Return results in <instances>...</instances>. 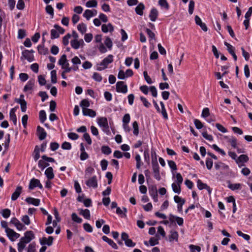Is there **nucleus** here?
Here are the masks:
<instances>
[{"label":"nucleus","instance_id":"23","mask_svg":"<svg viewBox=\"0 0 252 252\" xmlns=\"http://www.w3.org/2000/svg\"><path fill=\"white\" fill-rule=\"evenodd\" d=\"M83 40L82 39H81L80 40H78L77 39H74L72 40L70 42V44L71 47L75 49H78L81 43H83Z\"/></svg>","mask_w":252,"mask_h":252},{"label":"nucleus","instance_id":"46","mask_svg":"<svg viewBox=\"0 0 252 252\" xmlns=\"http://www.w3.org/2000/svg\"><path fill=\"white\" fill-rule=\"evenodd\" d=\"M1 214L3 218L6 219L10 216L11 211L9 209H4L1 211Z\"/></svg>","mask_w":252,"mask_h":252},{"label":"nucleus","instance_id":"33","mask_svg":"<svg viewBox=\"0 0 252 252\" xmlns=\"http://www.w3.org/2000/svg\"><path fill=\"white\" fill-rule=\"evenodd\" d=\"M38 52L40 54L46 55L48 53V49L47 48H45L44 46L39 45L37 47Z\"/></svg>","mask_w":252,"mask_h":252},{"label":"nucleus","instance_id":"59","mask_svg":"<svg viewBox=\"0 0 252 252\" xmlns=\"http://www.w3.org/2000/svg\"><path fill=\"white\" fill-rule=\"evenodd\" d=\"M83 228L88 232H92L93 231L92 227L88 223H85L83 224Z\"/></svg>","mask_w":252,"mask_h":252},{"label":"nucleus","instance_id":"57","mask_svg":"<svg viewBox=\"0 0 252 252\" xmlns=\"http://www.w3.org/2000/svg\"><path fill=\"white\" fill-rule=\"evenodd\" d=\"M194 123L197 129H200L203 126L202 123L199 120L195 119L194 121Z\"/></svg>","mask_w":252,"mask_h":252},{"label":"nucleus","instance_id":"5","mask_svg":"<svg viewBox=\"0 0 252 252\" xmlns=\"http://www.w3.org/2000/svg\"><path fill=\"white\" fill-rule=\"evenodd\" d=\"M149 191L150 195L152 197L154 201L156 202L158 201V195L157 188L155 185H152L149 187Z\"/></svg>","mask_w":252,"mask_h":252},{"label":"nucleus","instance_id":"25","mask_svg":"<svg viewBox=\"0 0 252 252\" xmlns=\"http://www.w3.org/2000/svg\"><path fill=\"white\" fill-rule=\"evenodd\" d=\"M178 240V233L176 231L171 230L170 234L169 236V240L172 242L173 240L177 242Z\"/></svg>","mask_w":252,"mask_h":252},{"label":"nucleus","instance_id":"39","mask_svg":"<svg viewBox=\"0 0 252 252\" xmlns=\"http://www.w3.org/2000/svg\"><path fill=\"white\" fill-rule=\"evenodd\" d=\"M71 219L73 221L76 222L78 223H80L82 221V219L81 218H79V217H78L77 215L75 213H73L72 214Z\"/></svg>","mask_w":252,"mask_h":252},{"label":"nucleus","instance_id":"12","mask_svg":"<svg viewBox=\"0 0 252 252\" xmlns=\"http://www.w3.org/2000/svg\"><path fill=\"white\" fill-rule=\"evenodd\" d=\"M98 125L102 128H107L108 126V121L106 117H100L97 119Z\"/></svg>","mask_w":252,"mask_h":252},{"label":"nucleus","instance_id":"50","mask_svg":"<svg viewBox=\"0 0 252 252\" xmlns=\"http://www.w3.org/2000/svg\"><path fill=\"white\" fill-rule=\"evenodd\" d=\"M71 37V34L67 33L63 38V43L64 46H66L69 43V39Z\"/></svg>","mask_w":252,"mask_h":252},{"label":"nucleus","instance_id":"51","mask_svg":"<svg viewBox=\"0 0 252 252\" xmlns=\"http://www.w3.org/2000/svg\"><path fill=\"white\" fill-rule=\"evenodd\" d=\"M237 234L239 236L243 237L245 240L249 241L250 239V236L249 235L243 233L240 230L237 231Z\"/></svg>","mask_w":252,"mask_h":252},{"label":"nucleus","instance_id":"6","mask_svg":"<svg viewBox=\"0 0 252 252\" xmlns=\"http://www.w3.org/2000/svg\"><path fill=\"white\" fill-rule=\"evenodd\" d=\"M5 231L8 238L12 242L14 241L16 239H17L20 237V234L19 233L15 232L11 228L5 230Z\"/></svg>","mask_w":252,"mask_h":252},{"label":"nucleus","instance_id":"63","mask_svg":"<svg viewBox=\"0 0 252 252\" xmlns=\"http://www.w3.org/2000/svg\"><path fill=\"white\" fill-rule=\"evenodd\" d=\"M21 220L26 225H29L31 223L30 218L28 215L23 216Z\"/></svg>","mask_w":252,"mask_h":252},{"label":"nucleus","instance_id":"37","mask_svg":"<svg viewBox=\"0 0 252 252\" xmlns=\"http://www.w3.org/2000/svg\"><path fill=\"white\" fill-rule=\"evenodd\" d=\"M228 142L231 144L233 148L235 149L237 148V140L236 138L232 137L228 140Z\"/></svg>","mask_w":252,"mask_h":252},{"label":"nucleus","instance_id":"10","mask_svg":"<svg viewBox=\"0 0 252 252\" xmlns=\"http://www.w3.org/2000/svg\"><path fill=\"white\" fill-rule=\"evenodd\" d=\"M54 238L52 236H49L47 239L46 237H43L41 239H40V243L42 245H47L48 246H50L53 244Z\"/></svg>","mask_w":252,"mask_h":252},{"label":"nucleus","instance_id":"64","mask_svg":"<svg viewBox=\"0 0 252 252\" xmlns=\"http://www.w3.org/2000/svg\"><path fill=\"white\" fill-rule=\"evenodd\" d=\"M35 252V244L34 243L30 244L28 248V252Z\"/></svg>","mask_w":252,"mask_h":252},{"label":"nucleus","instance_id":"2","mask_svg":"<svg viewBox=\"0 0 252 252\" xmlns=\"http://www.w3.org/2000/svg\"><path fill=\"white\" fill-rule=\"evenodd\" d=\"M113 61V56L112 55H108L107 57L105 58L100 63L99 65L102 66H99L97 68V70L99 71L102 70L107 68V65L112 63Z\"/></svg>","mask_w":252,"mask_h":252},{"label":"nucleus","instance_id":"38","mask_svg":"<svg viewBox=\"0 0 252 252\" xmlns=\"http://www.w3.org/2000/svg\"><path fill=\"white\" fill-rule=\"evenodd\" d=\"M97 2L95 0H91L88 1L86 3L87 7H95L97 6Z\"/></svg>","mask_w":252,"mask_h":252},{"label":"nucleus","instance_id":"55","mask_svg":"<svg viewBox=\"0 0 252 252\" xmlns=\"http://www.w3.org/2000/svg\"><path fill=\"white\" fill-rule=\"evenodd\" d=\"M210 111L208 108H205L203 109L201 116L203 118H207L210 115Z\"/></svg>","mask_w":252,"mask_h":252},{"label":"nucleus","instance_id":"49","mask_svg":"<svg viewBox=\"0 0 252 252\" xmlns=\"http://www.w3.org/2000/svg\"><path fill=\"white\" fill-rule=\"evenodd\" d=\"M224 45L227 47V51L230 54L235 52V48L231 44L227 42H224Z\"/></svg>","mask_w":252,"mask_h":252},{"label":"nucleus","instance_id":"26","mask_svg":"<svg viewBox=\"0 0 252 252\" xmlns=\"http://www.w3.org/2000/svg\"><path fill=\"white\" fill-rule=\"evenodd\" d=\"M40 181L38 179L32 178L31 180L29 186V189L31 190L33 189L34 188L37 187Z\"/></svg>","mask_w":252,"mask_h":252},{"label":"nucleus","instance_id":"42","mask_svg":"<svg viewBox=\"0 0 252 252\" xmlns=\"http://www.w3.org/2000/svg\"><path fill=\"white\" fill-rule=\"evenodd\" d=\"M160 104L161 107V113L163 118L164 119H168V115H167V114L166 113V111L165 108V106H164L163 102H162V101H160Z\"/></svg>","mask_w":252,"mask_h":252},{"label":"nucleus","instance_id":"1","mask_svg":"<svg viewBox=\"0 0 252 252\" xmlns=\"http://www.w3.org/2000/svg\"><path fill=\"white\" fill-rule=\"evenodd\" d=\"M34 238V234L32 231H26L24 234V236L21 238L20 242L18 244V251L21 252L25 248L26 245L30 243Z\"/></svg>","mask_w":252,"mask_h":252},{"label":"nucleus","instance_id":"53","mask_svg":"<svg viewBox=\"0 0 252 252\" xmlns=\"http://www.w3.org/2000/svg\"><path fill=\"white\" fill-rule=\"evenodd\" d=\"M158 3L161 6L165 7L166 9H169V5L166 0H159Z\"/></svg>","mask_w":252,"mask_h":252},{"label":"nucleus","instance_id":"44","mask_svg":"<svg viewBox=\"0 0 252 252\" xmlns=\"http://www.w3.org/2000/svg\"><path fill=\"white\" fill-rule=\"evenodd\" d=\"M174 200L175 202L178 204V205H180V204H184L186 201L184 199L182 198L181 197L178 195H175L174 197Z\"/></svg>","mask_w":252,"mask_h":252},{"label":"nucleus","instance_id":"36","mask_svg":"<svg viewBox=\"0 0 252 252\" xmlns=\"http://www.w3.org/2000/svg\"><path fill=\"white\" fill-rule=\"evenodd\" d=\"M39 120L41 123H43L46 120V114L43 110H41L39 113Z\"/></svg>","mask_w":252,"mask_h":252},{"label":"nucleus","instance_id":"62","mask_svg":"<svg viewBox=\"0 0 252 252\" xmlns=\"http://www.w3.org/2000/svg\"><path fill=\"white\" fill-rule=\"evenodd\" d=\"M213 162L212 159L207 158L206 160V165L208 169L210 170L213 166Z\"/></svg>","mask_w":252,"mask_h":252},{"label":"nucleus","instance_id":"8","mask_svg":"<svg viewBox=\"0 0 252 252\" xmlns=\"http://www.w3.org/2000/svg\"><path fill=\"white\" fill-rule=\"evenodd\" d=\"M86 185L89 187L96 188L97 187V181L96 176H94L86 182Z\"/></svg>","mask_w":252,"mask_h":252},{"label":"nucleus","instance_id":"20","mask_svg":"<svg viewBox=\"0 0 252 252\" xmlns=\"http://www.w3.org/2000/svg\"><path fill=\"white\" fill-rule=\"evenodd\" d=\"M102 31L106 33L108 31L112 32L114 31V27L111 23H108L107 25L103 24L101 26Z\"/></svg>","mask_w":252,"mask_h":252},{"label":"nucleus","instance_id":"13","mask_svg":"<svg viewBox=\"0 0 252 252\" xmlns=\"http://www.w3.org/2000/svg\"><path fill=\"white\" fill-rule=\"evenodd\" d=\"M22 187L21 186H18L15 191L12 193L11 195V200L15 201L19 197L20 194L21 193Z\"/></svg>","mask_w":252,"mask_h":252},{"label":"nucleus","instance_id":"43","mask_svg":"<svg viewBox=\"0 0 252 252\" xmlns=\"http://www.w3.org/2000/svg\"><path fill=\"white\" fill-rule=\"evenodd\" d=\"M60 36L59 33L58 32L57 30L55 29H52L51 31V38L52 39H54L55 38H59Z\"/></svg>","mask_w":252,"mask_h":252},{"label":"nucleus","instance_id":"24","mask_svg":"<svg viewBox=\"0 0 252 252\" xmlns=\"http://www.w3.org/2000/svg\"><path fill=\"white\" fill-rule=\"evenodd\" d=\"M94 12H95V14H93V11L92 10L87 9L84 12L83 16L86 18L87 20H89L91 17L96 14L97 11L94 9Z\"/></svg>","mask_w":252,"mask_h":252},{"label":"nucleus","instance_id":"48","mask_svg":"<svg viewBox=\"0 0 252 252\" xmlns=\"http://www.w3.org/2000/svg\"><path fill=\"white\" fill-rule=\"evenodd\" d=\"M51 82L55 84L57 82L56 71L55 70H52L51 72Z\"/></svg>","mask_w":252,"mask_h":252},{"label":"nucleus","instance_id":"41","mask_svg":"<svg viewBox=\"0 0 252 252\" xmlns=\"http://www.w3.org/2000/svg\"><path fill=\"white\" fill-rule=\"evenodd\" d=\"M67 61L66 55L65 54L63 55L58 61V64L61 66H63Z\"/></svg>","mask_w":252,"mask_h":252},{"label":"nucleus","instance_id":"31","mask_svg":"<svg viewBox=\"0 0 252 252\" xmlns=\"http://www.w3.org/2000/svg\"><path fill=\"white\" fill-rule=\"evenodd\" d=\"M49 165V164L48 162H46V161L44 160L43 159L38 161V166L42 170H44Z\"/></svg>","mask_w":252,"mask_h":252},{"label":"nucleus","instance_id":"58","mask_svg":"<svg viewBox=\"0 0 252 252\" xmlns=\"http://www.w3.org/2000/svg\"><path fill=\"white\" fill-rule=\"evenodd\" d=\"M189 247L191 252H195V251H196L197 252L201 251V248L199 246L190 245Z\"/></svg>","mask_w":252,"mask_h":252},{"label":"nucleus","instance_id":"16","mask_svg":"<svg viewBox=\"0 0 252 252\" xmlns=\"http://www.w3.org/2000/svg\"><path fill=\"white\" fill-rule=\"evenodd\" d=\"M82 113L83 115L92 118H94L96 116V112L94 110L89 108L85 109L83 108Z\"/></svg>","mask_w":252,"mask_h":252},{"label":"nucleus","instance_id":"32","mask_svg":"<svg viewBox=\"0 0 252 252\" xmlns=\"http://www.w3.org/2000/svg\"><path fill=\"white\" fill-rule=\"evenodd\" d=\"M78 30L83 34L87 31L86 25L84 23H80L77 26Z\"/></svg>","mask_w":252,"mask_h":252},{"label":"nucleus","instance_id":"7","mask_svg":"<svg viewBox=\"0 0 252 252\" xmlns=\"http://www.w3.org/2000/svg\"><path fill=\"white\" fill-rule=\"evenodd\" d=\"M24 59L27 60L29 62H32L34 61V56L32 54H31L29 50H25L22 53L21 60H23Z\"/></svg>","mask_w":252,"mask_h":252},{"label":"nucleus","instance_id":"14","mask_svg":"<svg viewBox=\"0 0 252 252\" xmlns=\"http://www.w3.org/2000/svg\"><path fill=\"white\" fill-rule=\"evenodd\" d=\"M45 175L48 180L54 179L55 175L52 167H48L45 171Z\"/></svg>","mask_w":252,"mask_h":252},{"label":"nucleus","instance_id":"11","mask_svg":"<svg viewBox=\"0 0 252 252\" xmlns=\"http://www.w3.org/2000/svg\"><path fill=\"white\" fill-rule=\"evenodd\" d=\"M37 132L39 133L38 138L40 140H44L47 135V133L44 128L38 126L37 127Z\"/></svg>","mask_w":252,"mask_h":252},{"label":"nucleus","instance_id":"3","mask_svg":"<svg viewBox=\"0 0 252 252\" xmlns=\"http://www.w3.org/2000/svg\"><path fill=\"white\" fill-rule=\"evenodd\" d=\"M152 168L154 173V178L158 181H159L161 179L159 173V167L158 161L156 160L153 162Z\"/></svg>","mask_w":252,"mask_h":252},{"label":"nucleus","instance_id":"27","mask_svg":"<svg viewBox=\"0 0 252 252\" xmlns=\"http://www.w3.org/2000/svg\"><path fill=\"white\" fill-rule=\"evenodd\" d=\"M145 8V6L143 3H140L138 4V5L136 7L135 10L136 13L139 15H142L143 14V10Z\"/></svg>","mask_w":252,"mask_h":252},{"label":"nucleus","instance_id":"52","mask_svg":"<svg viewBox=\"0 0 252 252\" xmlns=\"http://www.w3.org/2000/svg\"><path fill=\"white\" fill-rule=\"evenodd\" d=\"M194 7V2L193 0H190L189 1V14H192L193 12Z\"/></svg>","mask_w":252,"mask_h":252},{"label":"nucleus","instance_id":"45","mask_svg":"<svg viewBox=\"0 0 252 252\" xmlns=\"http://www.w3.org/2000/svg\"><path fill=\"white\" fill-rule=\"evenodd\" d=\"M132 126L133 128V134L137 136L139 133V126L138 123L136 121H134L132 124Z\"/></svg>","mask_w":252,"mask_h":252},{"label":"nucleus","instance_id":"19","mask_svg":"<svg viewBox=\"0 0 252 252\" xmlns=\"http://www.w3.org/2000/svg\"><path fill=\"white\" fill-rule=\"evenodd\" d=\"M102 240L107 242L110 246H111L113 249L117 250L118 247L116 244L111 239L108 238L106 236H103L102 237Z\"/></svg>","mask_w":252,"mask_h":252},{"label":"nucleus","instance_id":"35","mask_svg":"<svg viewBox=\"0 0 252 252\" xmlns=\"http://www.w3.org/2000/svg\"><path fill=\"white\" fill-rule=\"evenodd\" d=\"M101 152L106 155H108L111 153V149L108 146H103L101 147Z\"/></svg>","mask_w":252,"mask_h":252},{"label":"nucleus","instance_id":"56","mask_svg":"<svg viewBox=\"0 0 252 252\" xmlns=\"http://www.w3.org/2000/svg\"><path fill=\"white\" fill-rule=\"evenodd\" d=\"M149 243L151 246H154L158 244L159 242L158 239L152 237L150 239Z\"/></svg>","mask_w":252,"mask_h":252},{"label":"nucleus","instance_id":"21","mask_svg":"<svg viewBox=\"0 0 252 252\" xmlns=\"http://www.w3.org/2000/svg\"><path fill=\"white\" fill-rule=\"evenodd\" d=\"M34 85V80L30 79L25 85L24 88V91L26 92L29 91H32Z\"/></svg>","mask_w":252,"mask_h":252},{"label":"nucleus","instance_id":"4","mask_svg":"<svg viewBox=\"0 0 252 252\" xmlns=\"http://www.w3.org/2000/svg\"><path fill=\"white\" fill-rule=\"evenodd\" d=\"M116 86V91L118 93L125 94L127 92V85L125 84V83L123 81L118 82Z\"/></svg>","mask_w":252,"mask_h":252},{"label":"nucleus","instance_id":"22","mask_svg":"<svg viewBox=\"0 0 252 252\" xmlns=\"http://www.w3.org/2000/svg\"><path fill=\"white\" fill-rule=\"evenodd\" d=\"M249 160V158L246 155H240L236 159V163L239 164L240 163L247 162Z\"/></svg>","mask_w":252,"mask_h":252},{"label":"nucleus","instance_id":"9","mask_svg":"<svg viewBox=\"0 0 252 252\" xmlns=\"http://www.w3.org/2000/svg\"><path fill=\"white\" fill-rule=\"evenodd\" d=\"M197 185L199 189L202 190L205 189L208 191V193L211 194L212 189L206 184L203 183L200 180H198L197 181Z\"/></svg>","mask_w":252,"mask_h":252},{"label":"nucleus","instance_id":"61","mask_svg":"<svg viewBox=\"0 0 252 252\" xmlns=\"http://www.w3.org/2000/svg\"><path fill=\"white\" fill-rule=\"evenodd\" d=\"M216 126L219 130L223 133H225L227 131V129L219 123L216 124Z\"/></svg>","mask_w":252,"mask_h":252},{"label":"nucleus","instance_id":"40","mask_svg":"<svg viewBox=\"0 0 252 252\" xmlns=\"http://www.w3.org/2000/svg\"><path fill=\"white\" fill-rule=\"evenodd\" d=\"M172 188L175 193L179 194L181 192V189L180 185H178L175 183H173L172 184Z\"/></svg>","mask_w":252,"mask_h":252},{"label":"nucleus","instance_id":"47","mask_svg":"<svg viewBox=\"0 0 252 252\" xmlns=\"http://www.w3.org/2000/svg\"><path fill=\"white\" fill-rule=\"evenodd\" d=\"M46 12L50 14L52 18L54 16V9L51 5H47L45 8Z\"/></svg>","mask_w":252,"mask_h":252},{"label":"nucleus","instance_id":"29","mask_svg":"<svg viewBox=\"0 0 252 252\" xmlns=\"http://www.w3.org/2000/svg\"><path fill=\"white\" fill-rule=\"evenodd\" d=\"M80 214L82 215L85 219L90 220L91 218L90 211L86 209L85 210L81 209L80 210Z\"/></svg>","mask_w":252,"mask_h":252},{"label":"nucleus","instance_id":"18","mask_svg":"<svg viewBox=\"0 0 252 252\" xmlns=\"http://www.w3.org/2000/svg\"><path fill=\"white\" fill-rule=\"evenodd\" d=\"M158 12L157 9L155 8H152L149 14L150 20L153 22L155 21L158 18Z\"/></svg>","mask_w":252,"mask_h":252},{"label":"nucleus","instance_id":"54","mask_svg":"<svg viewBox=\"0 0 252 252\" xmlns=\"http://www.w3.org/2000/svg\"><path fill=\"white\" fill-rule=\"evenodd\" d=\"M104 44L109 49H111L113 44L110 38L107 37L104 41Z\"/></svg>","mask_w":252,"mask_h":252},{"label":"nucleus","instance_id":"28","mask_svg":"<svg viewBox=\"0 0 252 252\" xmlns=\"http://www.w3.org/2000/svg\"><path fill=\"white\" fill-rule=\"evenodd\" d=\"M130 119V115L128 114H126L124 115L123 118V126L125 129H126V127L128 128V123L129 122Z\"/></svg>","mask_w":252,"mask_h":252},{"label":"nucleus","instance_id":"34","mask_svg":"<svg viewBox=\"0 0 252 252\" xmlns=\"http://www.w3.org/2000/svg\"><path fill=\"white\" fill-rule=\"evenodd\" d=\"M80 105L82 107V110H83V108L85 109L88 108L90 106V103L88 100L84 99L81 101Z\"/></svg>","mask_w":252,"mask_h":252},{"label":"nucleus","instance_id":"60","mask_svg":"<svg viewBox=\"0 0 252 252\" xmlns=\"http://www.w3.org/2000/svg\"><path fill=\"white\" fill-rule=\"evenodd\" d=\"M38 80L39 84L41 86H43L46 84V81L45 78L41 75H40L38 76Z\"/></svg>","mask_w":252,"mask_h":252},{"label":"nucleus","instance_id":"15","mask_svg":"<svg viewBox=\"0 0 252 252\" xmlns=\"http://www.w3.org/2000/svg\"><path fill=\"white\" fill-rule=\"evenodd\" d=\"M15 101L20 104L22 112H25L26 111L27 102L24 99L15 98Z\"/></svg>","mask_w":252,"mask_h":252},{"label":"nucleus","instance_id":"30","mask_svg":"<svg viewBox=\"0 0 252 252\" xmlns=\"http://www.w3.org/2000/svg\"><path fill=\"white\" fill-rule=\"evenodd\" d=\"M40 149L38 146H36L33 153V157L35 161H37L40 158Z\"/></svg>","mask_w":252,"mask_h":252},{"label":"nucleus","instance_id":"17","mask_svg":"<svg viewBox=\"0 0 252 252\" xmlns=\"http://www.w3.org/2000/svg\"><path fill=\"white\" fill-rule=\"evenodd\" d=\"M25 201L29 204H32L34 206H38L40 204V199L34 198L31 197H27Z\"/></svg>","mask_w":252,"mask_h":252}]
</instances>
